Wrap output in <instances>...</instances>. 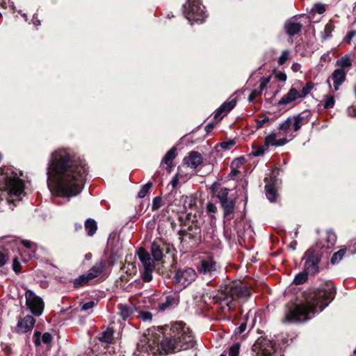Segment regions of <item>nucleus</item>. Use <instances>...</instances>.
<instances>
[{"mask_svg":"<svg viewBox=\"0 0 356 356\" xmlns=\"http://www.w3.org/2000/svg\"><path fill=\"white\" fill-rule=\"evenodd\" d=\"M265 190H266V195L267 198L270 202L275 201L277 194V191L275 188V186L271 184H268L265 186Z\"/></svg>","mask_w":356,"mask_h":356,"instance_id":"nucleus-33","label":"nucleus"},{"mask_svg":"<svg viewBox=\"0 0 356 356\" xmlns=\"http://www.w3.org/2000/svg\"><path fill=\"white\" fill-rule=\"evenodd\" d=\"M337 241V236L332 231H327L323 236L316 243L314 247L318 250L332 248Z\"/></svg>","mask_w":356,"mask_h":356,"instance_id":"nucleus-13","label":"nucleus"},{"mask_svg":"<svg viewBox=\"0 0 356 356\" xmlns=\"http://www.w3.org/2000/svg\"><path fill=\"white\" fill-rule=\"evenodd\" d=\"M176 156V148H171L164 156L162 160V163L167 165V170L171 172L173 168L172 161Z\"/></svg>","mask_w":356,"mask_h":356,"instance_id":"nucleus-27","label":"nucleus"},{"mask_svg":"<svg viewBox=\"0 0 356 356\" xmlns=\"http://www.w3.org/2000/svg\"><path fill=\"white\" fill-rule=\"evenodd\" d=\"M113 330L108 327L99 335V339L100 341L106 343H111L113 340Z\"/></svg>","mask_w":356,"mask_h":356,"instance_id":"nucleus-30","label":"nucleus"},{"mask_svg":"<svg viewBox=\"0 0 356 356\" xmlns=\"http://www.w3.org/2000/svg\"><path fill=\"white\" fill-rule=\"evenodd\" d=\"M275 77L277 78V80H279L280 81L284 82L286 80V75L285 73H284L282 72H277L275 74Z\"/></svg>","mask_w":356,"mask_h":356,"instance_id":"nucleus-53","label":"nucleus"},{"mask_svg":"<svg viewBox=\"0 0 356 356\" xmlns=\"http://www.w3.org/2000/svg\"><path fill=\"white\" fill-rule=\"evenodd\" d=\"M178 182H179V178H178V176L176 175L173 177V179L170 181V184L172 185V188H175L177 187Z\"/></svg>","mask_w":356,"mask_h":356,"instance_id":"nucleus-61","label":"nucleus"},{"mask_svg":"<svg viewBox=\"0 0 356 356\" xmlns=\"http://www.w3.org/2000/svg\"><path fill=\"white\" fill-rule=\"evenodd\" d=\"M152 186V183L149 182L144 185L138 192V197L139 198H143L145 197V195L148 193L149 189L151 188Z\"/></svg>","mask_w":356,"mask_h":356,"instance_id":"nucleus-40","label":"nucleus"},{"mask_svg":"<svg viewBox=\"0 0 356 356\" xmlns=\"http://www.w3.org/2000/svg\"><path fill=\"white\" fill-rule=\"evenodd\" d=\"M321 253L314 246L309 248L304 254V268L312 275H315L319 271V263Z\"/></svg>","mask_w":356,"mask_h":356,"instance_id":"nucleus-7","label":"nucleus"},{"mask_svg":"<svg viewBox=\"0 0 356 356\" xmlns=\"http://www.w3.org/2000/svg\"><path fill=\"white\" fill-rule=\"evenodd\" d=\"M85 229L88 236H92L97 229V222L93 219H87L85 222Z\"/></svg>","mask_w":356,"mask_h":356,"instance_id":"nucleus-32","label":"nucleus"},{"mask_svg":"<svg viewBox=\"0 0 356 356\" xmlns=\"http://www.w3.org/2000/svg\"><path fill=\"white\" fill-rule=\"evenodd\" d=\"M346 250L341 249L340 250L335 252L330 260V262L332 264H338L343 257L344 254H346Z\"/></svg>","mask_w":356,"mask_h":356,"instance_id":"nucleus-36","label":"nucleus"},{"mask_svg":"<svg viewBox=\"0 0 356 356\" xmlns=\"http://www.w3.org/2000/svg\"><path fill=\"white\" fill-rule=\"evenodd\" d=\"M184 161L188 167L196 168L202 162V155L197 152L193 151L190 152L187 157L184 158Z\"/></svg>","mask_w":356,"mask_h":356,"instance_id":"nucleus-22","label":"nucleus"},{"mask_svg":"<svg viewBox=\"0 0 356 356\" xmlns=\"http://www.w3.org/2000/svg\"><path fill=\"white\" fill-rule=\"evenodd\" d=\"M270 81V76L268 77H262L260 79L259 82L260 85L259 88L254 90L251 92L248 97V101L250 102H254L255 99L261 95V92L264 90H265L267 87V85L269 83Z\"/></svg>","mask_w":356,"mask_h":356,"instance_id":"nucleus-20","label":"nucleus"},{"mask_svg":"<svg viewBox=\"0 0 356 356\" xmlns=\"http://www.w3.org/2000/svg\"><path fill=\"white\" fill-rule=\"evenodd\" d=\"M347 72L342 69H336L332 74L333 86L335 91L339 89V86L345 81Z\"/></svg>","mask_w":356,"mask_h":356,"instance_id":"nucleus-19","label":"nucleus"},{"mask_svg":"<svg viewBox=\"0 0 356 356\" xmlns=\"http://www.w3.org/2000/svg\"><path fill=\"white\" fill-rule=\"evenodd\" d=\"M310 274L309 272L304 270L297 274L293 280V283L296 284H301L305 282L308 279V275Z\"/></svg>","mask_w":356,"mask_h":356,"instance_id":"nucleus-35","label":"nucleus"},{"mask_svg":"<svg viewBox=\"0 0 356 356\" xmlns=\"http://www.w3.org/2000/svg\"><path fill=\"white\" fill-rule=\"evenodd\" d=\"M334 97L332 95H325L324 97V108H331L334 105Z\"/></svg>","mask_w":356,"mask_h":356,"instance_id":"nucleus-39","label":"nucleus"},{"mask_svg":"<svg viewBox=\"0 0 356 356\" xmlns=\"http://www.w3.org/2000/svg\"><path fill=\"white\" fill-rule=\"evenodd\" d=\"M299 92L295 88H291L289 92L283 95L278 102L279 105H287L299 98Z\"/></svg>","mask_w":356,"mask_h":356,"instance_id":"nucleus-23","label":"nucleus"},{"mask_svg":"<svg viewBox=\"0 0 356 356\" xmlns=\"http://www.w3.org/2000/svg\"><path fill=\"white\" fill-rule=\"evenodd\" d=\"M118 314L125 321L129 318L136 312V307L132 303H121L118 305Z\"/></svg>","mask_w":356,"mask_h":356,"instance_id":"nucleus-17","label":"nucleus"},{"mask_svg":"<svg viewBox=\"0 0 356 356\" xmlns=\"http://www.w3.org/2000/svg\"><path fill=\"white\" fill-rule=\"evenodd\" d=\"M254 356H273L275 353L274 344L265 338H259L252 346Z\"/></svg>","mask_w":356,"mask_h":356,"instance_id":"nucleus-10","label":"nucleus"},{"mask_svg":"<svg viewBox=\"0 0 356 356\" xmlns=\"http://www.w3.org/2000/svg\"><path fill=\"white\" fill-rule=\"evenodd\" d=\"M89 280H91L88 278V275H80L79 277L75 279V280L74 282V286L76 288L80 287V286L86 284V283H88V282Z\"/></svg>","mask_w":356,"mask_h":356,"instance_id":"nucleus-38","label":"nucleus"},{"mask_svg":"<svg viewBox=\"0 0 356 356\" xmlns=\"http://www.w3.org/2000/svg\"><path fill=\"white\" fill-rule=\"evenodd\" d=\"M288 142V140L284 137H280L275 133H270L265 138V147H268L269 146H282Z\"/></svg>","mask_w":356,"mask_h":356,"instance_id":"nucleus-14","label":"nucleus"},{"mask_svg":"<svg viewBox=\"0 0 356 356\" xmlns=\"http://www.w3.org/2000/svg\"><path fill=\"white\" fill-rule=\"evenodd\" d=\"M355 35H356L355 30H352V31H349L348 33V34L346 35V38H344V42H346L347 43H350L351 42V40H353V38L354 37H355Z\"/></svg>","mask_w":356,"mask_h":356,"instance_id":"nucleus-48","label":"nucleus"},{"mask_svg":"<svg viewBox=\"0 0 356 356\" xmlns=\"http://www.w3.org/2000/svg\"><path fill=\"white\" fill-rule=\"evenodd\" d=\"M177 305L176 300L171 296H168L164 302L159 303V310L164 311Z\"/></svg>","mask_w":356,"mask_h":356,"instance_id":"nucleus-31","label":"nucleus"},{"mask_svg":"<svg viewBox=\"0 0 356 356\" xmlns=\"http://www.w3.org/2000/svg\"><path fill=\"white\" fill-rule=\"evenodd\" d=\"M87 169L84 161L63 149L51 154L47 169L48 186L59 196L74 197L83 187Z\"/></svg>","mask_w":356,"mask_h":356,"instance_id":"nucleus-1","label":"nucleus"},{"mask_svg":"<svg viewBox=\"0 0 356 356\" xmlns=\"http://www.w3.org/2000/svg\"><path fill=\"white\" fill-rule=\"evenodd\" d=\"M8 260V254L5 250H0V266H3Z\"/></svg>","mask_w":356,"mask_h":356,"instance_id":"nucleus-46","label":"nucleus"},{"mask_svg":"<svg viewBox=\"0 0 356 356\" xmlns=\"http://www.w3.org/2000/svg\"><path fill=\"white\" fill-rule=\"evenodd\" d=\"M13 270H14V271H15V272H16V273H19V272H20V270H21V268H20V264H19V263L17 261V259H16V258H15V259H13Z\"/></svg>","mask_w":356,"mask_h":356,"instance_id":"nucleus-56","label":"nucleus"},{"mask_svg":"<svg viewBox=\"0 0 356 356\" xmlns=\"http://www.w3.org/2000/svg\"><path fill=\"white\" fill-rule=\"evenodd\" d=\"M336 289L332 283H327L323 287L312 293L303 303L296 305L286 314V319L290 322H304L321 312L334 299Z\"/></svg>","mask_w":356,"mask_h":356,"instance_id":"nucleus-3","label":"nucleus"},{"mask_svg":"<svg viewBox=\"0 0 356 356\" xmlns=\"http://www.w3.org/2000/svg\"><path fill=\"white\" fill-rule=\"evenodd\" d=\"M302 26V24L298 22L297 19L291 18L286 22L284 28L286 33L290 36H293L300 31Z\"/></svg>","mask_w":356,"mask_h":356,"instance_id":"nucleus-21","label":"nucleus"},{"mask_svg":"<svg viewBox=\"0 0 356 356\" xmlns=\"http://www.w3.org/2000/svg\"><path fill=\"white\" fill-rule=\"evenodd\" d=\"M197 277V273L193 268H179L175 271L172 282L177 289L183 290L191 285Z\"/></svg>","mask_w":356,"mask_h":356,"instance_id":"nucleus-5","label":"nucleus"},{"mask_svg":"<svg viewBox=\"0 0 356 356\" xmlns=\"http://www.w3.org/2000/svg\"><path fill=\"white\" fill-rule=\"evenodd\" d=\"M239 349L240 345L238 343H234L229 349V356H238L239 353Z\"/></svg>","mask_w":356,"mask_h":356,"instance_id":"nucleus-44","label":"nucleus"},{"mask_svg":"<svg viewBox=\"0 0 356 356\" xmlns=\"http://www.w3.org/2000/svg\"><path fill=\"white\" fill-rule=\"evenodd\" d=\"M181 201L183 202V206L186 210L193 209L196 204V200L193 196H182Z\"/></svg>","mask_w":356,"mask_h":356,"instance_id":"nucleus-34","label":"nucleus"},{"mask_svg":"<svg viewBox=\"0 0 356 356\" xmlns=\"http://www.w3.org/2000/svg\"><path fill=\"white\" fill-rule=\"evenodd\" d=\"M137 254L144 268L142 278L146 282H150L152 280V272L155 268V260L152 259L150 254L143 248H140L137 250Z\"/></svg>","mask_w":356,"mask_h":356,"instance_id":"nucleus-8","label":"nucleus"},{"mask_svg":"<svg viewBox=\"0 0 356 356\" xmlns=\"http://www.w3.org/2000/svg\"><path fill=\"white\" fill-rule=\"evenodd\" d=\"M268 149V147H265V144L263 146L259 147L256 149V150L253 152V154L256 156H261L264 154L265 151Z\"/></svg>","mask_w":356,"mask_h":356,"instance_id":"nucleus-47","label":"nucleus"},{"mask_svg":"<svg viewBox=\"0 0 356 356\" xmlns=\"http://www.w3.org/2000/svg\"><path fill=\"white\" fill-rule=\"evenodd\" d=\"M34 343L36 346H39L40 345V333L39 332H36L34 333Z\"/></svg>","mask_w":356,"mask_h":356,"instance_id":"nucleus-55","label":"nucleus"},{"mask_svg":"<svg viewBox=\"0 0 356 356\" xmlns=\"http://www.w3.org/2000/svg\"><path fill=\"white\" fill-rule=\"evenodd\" d=\"M184 8V15L189 22H202L206 17L204 7L200 0H188Z\"/></svg>","mask_w":356,"mask_h":356,"instance_id":"nucleus-6","label":"nucleus"},{"mask_svg":"<svg viewBox=\"0 0 356 356\" xmlns=\"http://www.w3.org/2000/svg\"><path fill=\"white\" fill-rule=\"evenodd\" d=\"M250 289L243 284L227 286L220 292L216 297L217 301L221 305L224 312H230L234 309L235 302L238 300H245L250 296Z\"/></svg>","mask_w":356,"mask_h":356,"instance_id":"nucleus-4","label":"nucleus"},{"mask_svg":"<svg viewBox=\"0 0 356 356\" xmlns=\"http://www.w3.org/2000/svg\"><path fill=\"white\" fill-rule=\"evenodd\" d=\"M158 332H152L149 337L143 336L137 344L138 350L152 354H168L193 348L195 344L191 329L183 322H174L170 325L159 327Z\"/></svg>","mask_w":356,"mask_h":356,"instance_id":"nucleus-2","label":"nucleus"},{"mask_svg":"<svg viewBox=\"0 0 356 356\" xmlns=\"http://www.w3.org/2000/svg\"><path fill=\"white\" fill-rule=\"evenodd\" d=\"M292 126V121L291 118H288L284 122L279 125V129L282 131L288 130Z\"/></svg>","mask_w":356,"mask_h":356,"instance_id":"nucleus-45","label":"nucleus"},{"mask_svg":"<svg viewBox=\"0 0 356 356\" xmlns=\"http://www.w3.org/2000/svg\"><path fill=\"white\" fill-rule=\"evenodd\" d=\"M314 9L319 14L323 13L325 10L324 6H323L321 4L315 5Z\"/></svg>","mask_w":356,"mask_h":356,"instance_id":"nucleus-57","label":"nucleus"},{"mask_svg":"<svg viewBox=\"0 0 356 356\" xmlns=\"http://www.w3.org/2000/svg\"><path fill=\"white\" fill-rule=\"evenodd\" d=\"M236 104V101L235 99H232L231 100L227 101L223 103L220 107L216 111L215 113V119L221 120L222 118V113H227L230 111Z\"/></svg>","mask_w":356,"mask_h":356,"instance_id":"nucleus-24","label":"nucleus"},{"mask_svg":"<svg viewBox=\"0 0 356 356\" xmlns=\"http://www.w3.org/2000/svg\"><path fill=\"white\" fill-rule=\"evenodd\" d=\"M181 238L182 242L191 243V246L196 245L200 241V229L197 226H190L186 230L181 231Z\"/></svg>","mask_w":356,"mask_h":356,"instance_id":"nucleus-12","label":"nucleus"},{"mask_svg":"<svg viewBox=\"0 0 356 356\" xmlns=\"http://www.w3.org/2000/svg\"><path fill=\"white\" fill-rule=\"evenodd\" d=\"M165 248V243L161 241H155L152 243L151 252L155 261H159L162 259Z\"/></svg>","mask_w":356,"mask_h":356,"instance_id":"nucleus-18","label":"nucleus"},{"mask_svg":"<svg viewBox=\"0 0 356 356\" xmlns=\"http://www.w3.org/2000/svg\"><path fill=\"white\" fill-rule=\"evenodd\" d=\"M207 211L208 213H215L217 211V207L213 203H208L207 205Z\"/></svg>","mask_w":356,"mask_h":356,"instance_id":"nucleus-51","label":"nucleus"},{"mask_svg":"<svg viewBox=\"0 0 356 356\" xmlns=\"http://www.w3.org/2000/svg\"><path fill=\"white\" fill-rule=\"evenodd\" d=\"M26 305L31 312L35 316H40L44 309V302L41 298L36 296L31 290H26L25 293Z\"/></svg>","mask_w":356,"mask_h":356,"instance_id":"nucleus-9","label":"nucleus"},{"mask_svg":"<svg viewBox=\"0 0 356 356\" xmlns=\"http://www.w3.org/2000/svg\"><path fill=\"white\" fill-rule=\"evenodd\" d=\"M246 329V324L241 323L238 327H237L236 333V334H242Z\"/></svg>","mask_w":356,"mask_h":356,"instance_id":"nucleus-59","label":"nucleus"},{"mask_svg":"<svg viewBox=\"0 0 356 356\" xmlns=\"http://www.w3.org/2000/svg\"><path fill=\"white\" fill-rule=\"evenodd\" d=\"M336 65L339 67L338 69H342L344 71L348 70L352 67V61L348 54L343 56L341 58L336 61Z\"/></svg>","mask_w":356,"mask_h":356,"instance_id":"nucleus-29","label":"nucleus"},{"mask_svg":"<svg viewBox=\"0 0 356 356\" xmlns=\"http://www.w3.org/2000/svg\"><path fill=\"white\" fill-rule=\"evenodd\" d=\"M291 118L294 131H298L302 125L306 124L309 122V115H305L302 113Z\"/></svg>","mask_w":356,"mask_h":356,"instance_id":"nucleus-26","label":"nucleus"},{"mask_svg":"<svg viewBox=\"0 0 356 356\" xmlns=\"http://www.w3.org/2000/svg\"><path fill=\"white\" fill-rule=\"evenodd\" d=\"M218 269L217 263L211 255H204L200 258L199 271L204 275H213Z\"/></svg>","mask_w":356,"mask_h":356,"instance_id":"nucleus-11","label":"nucleus"},{"mask_svg":"<svg viewBox=\"0 0 356 356\" xmlns=\"http://www.w3.org/2000/svg\"><path fill=\"white\" fill-rule=\"evenodd\" d=\"M21 242L24 245V246L29 249L32 248L35 246V244L29 241L22 240Z\"/></svg>","mask_w":356,"mask_h":356,"instance_id":"nucleus-58","label":"nucleus"},{"mask_svg":"<svg viewBox=\"0 0 356 356\" xmlns=\"http://www.w3.org/2000/svg\"><path fill=\"white\" fill-rule=\"evenodd\" d=\"M234 145V140H230L229 142H223L220 144V146L222 149H227L230 147L233 146Z\"/></svg>","mask_w":356,"mask_h":356,"instance_id":"nucleus-54","label":"nucleus"},{"mask_svg":"<svg viewBox=\"0 0 356 356\" xmlns=\"http://www.w3.org/2000/svg\"><path fill=\"white\" fill-rule=\"evenodd\" d=\"M211 128H212V126H211V125L208 124V125H207V127H206V130H207V131H209Z\"/></svg>","mask_w":356,"mask_h":356,"instance_id":"nucleus-62","label":"nucleus"},{"mask_svg":"<svg viewBox=\"0 0 356 356\" xmlns=\"http://www.w3.org/2000/svg\"><path fill=\"white\" fill-rule=\"evenodd\" d=\"M35 323V319L30 316H26L24 318L19 320L17 323L19 332L25 333L31 331Z\"/></svg>","mask_w":356,"mask_h":356,"instance_id":"nucleus-16","label":"nucleus"},{"mask_svg":"<svg viewBox=\"0 0 356 356\" xmlns=\"http://www.w3.org/2000/svg\"><path fill=\"white\" fill-rule=\"evenodd\" d=\"M10 6H12L13 8L14 7V5H13V2H10Z\"/></svg>","mask_w":356,"mask_h":356,"instance_id":"nucleus-63","label":"nucleus"},{"mask_svg":"<svg viewBox=\"0 0 356 356\" xmlns=\"http://www.w3.org/2000/svg\"><path fill=\"white\" fill-rule=\"evenodd\" d=\"M290 51L289 50H284L282 51L281 56L278 58V63L282 65L289 58Z\"/></svg>","mask_w":356,"mask_h":356,"instance_id":"nucleus-43","label":"nucleus"},{"mask_svg":"<svg viewBox=\"0 0 356 356\" xmlns=\"http://www.w3.org/2000/svg\"><path fill=\"white\" fill-rule=\"evenodd\" d=\"M42 340L44 343H50L52 341V336L51 334L45 332L42 337Z\"/></svg>","mask_w":356,"mask_h":356,"instance_id":"nucleus-49","label":"nucleus"},{"mask_svg":"<svg viewBox=\"0 0 356 356\" xmlns=\"http://www.w3.org/2000/svg\"><path fill=\"white\" fill-rule=\"evenodd\" d=\"M162 206V199L161 197L157 196L153 199L152 204V210L156 211L159 209Z\"/></svg>","mask_w":356,"mask_h":356,"instance_id":"nucleus-42","label":"nucleus"},{"mask_svg":"<svg viewBox=\"0 0 356 356\" xmlns=\"http://www.w3.org/2000/svg\"><path fill=\"white\" fill-rule=\"evenodd\" d=\"M220 204L223 209L224 218L227 220H232L234 216L235 201L232 199Z\"/></svg>","mask_w":356,"mask_h":356,"instance_id":"nucleus-25","label":"nucleus"},{"mask_svg":"<svg viewBox=\"0 0 356 356\" xmlns=\"http://www.w3.org/2000/svg\"><path fill=\"white\" fill-rule=\"evenodd\" d=\"M138 318L142 319L144 322H148L152 321V314L147 311H141L138 314Z\"/></svg>","mask_w":356,"mask_h":356,"instance_id":"nucleus-41","label":"nucleus"},{"mask_svg":"<svg viewBox=\"0 0 356 356\" xmlns=\"http://www.w3.org/2000/svg\"><path fill=\"white\" fill-rule=\"evenodd\" d=\"M268 121H269V118L268 117H265V118H264L261 120H258L257 121V125H256L257 129L261 128L262 126L264 125V124H265L266 122H267Z\"/></svg>","mask_w":356,"mask_h":356,"instance_id":"nucleus-52","label":"nucleus"},{"mask_svg":"<svg viewBox=\"0 0 356 356\" xmlns=\"http://www.w3.org/2000/svg\"><path fill=\"white\" fill-rule=\"evenodd\" d=\"M354 353L356 355V348L355 350H354Z\"/></svg>","mask_w":356,"mask_h":356,"instance_id":"nucleus-64","label":"nucleus"},{"mask_svg":"<svg viewBox=\"0 0 356 356\" xmlns=\"http://www.w3.org/2000/svg\"><path fill=\"white\" fill-rule=\"evenodd\" d=\"M95 303L94 301H89L86 303H83L81 306L82 311H87L90 309H92L95 306Z\"/></svg>","mask_w":356,"mask_h":356,"instance_id":"nucleus-50","label":"nucleus"},{"mask_svg":"<svg viewBox=\"0 0 356 356\" xmlns=\"http://www.w3.org/2000/svg\"><path fill=\"white\" fill-rule=\"evenodd\" d=\"M300 69H301V65L298 63H294L291 65V70L294 72H297L300 71Z\"/></svg>","mask_w":356,"mask_h":356,"instance_id":"nucleus-60","label":"nucleus"},{"mask_svg":"<svg viewBox=\"0 0 356 356\" xmlns=\"http://www.w3.org/2000/svg\"><path fill=\"white\" fill-rule=\"evenodd\" d=\"M211 190L212 194L218 198L220 204L231 200L228 197L229 190L227 188L220 187L217 183L212 185Z\"/></svg>","mask_w":356,"mask_h":356,"instance_id":"nucleus-15","label":"nucleus"},{"mask_svg":"<svg viewBox=\"0 0 356 356\" xmlns=\"http://www.w3.org/2000/svg\"><path fill=\"white\" fill-rule=\"evenodd\" d=\"M105 266L102 261L97 262L87 273L88 278L92 280L98 277L104 270Z\"/></svg>","mask_w":356,"mask_h":356,"instance_id":"nucleus-28","label":"nucleus"},{"mask_svg":"<svg viewBox=\"0 0 356 356\" xmlns=\"http://www.w3.org/2000/svg\"><path fill=\"white\" fill-rule=\"evenodd\" d=\"M314 83L312 82H307L305 86H303L301 91L299 92L300 99L305 98L313 89Z\"/></svg>","mask_w":356,"mask_h":356,"instance_id":"nucleus-37","label":"nucleus"}]
</instances>
